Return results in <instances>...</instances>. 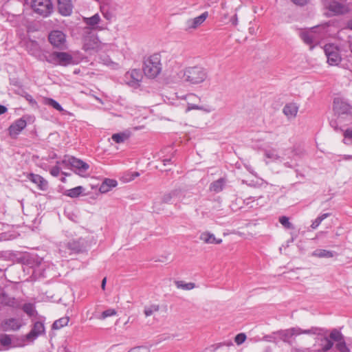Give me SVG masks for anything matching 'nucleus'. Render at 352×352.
Masks as SVG:
<instances>
[{
  "mask_svg": "<svg viewBox=\"0 0 352 352\" xmlns=\"http://www.w3.org/2000/svg\"><path fill=\"white\" fill-rule=\"evenodd\" d=\"M45 333L44 324L41 322H36L34 324L32 330L26 335V339L28 341H34L39 336Z\"/></svg>",
  "mask_w": 352,
  "mask_h": 352,
  "instance_id": "obj_13",
  "label": "nucleus"
},
{
  "mask_svg": "<svg viewBox=\"0 0 352 352\" xmlns=\"http://www.w3.org/2000/svg\"><path fill=\"white\" fill-rule=\"evenodd\" d=\"M333 111L338 116L339 122L347 118L352 122V107L341 98H336L333 101Z\"/></svg>",
  "mask_w": 352,
  "mask_h": 352,
  "instance_id": "obj_3",
  "label": "nucleus"
},
{
  "mask_svg": "<svg viewBox=\"0 0 352 352\" xmlns=\"http://www.w3.org/2000/svg\"><path fill=\"white\" fill-rule=\"evenodd\" d=\"M23 310L29 316H32L34 312V306L32 303H26L23 305Z\"/></svg>",
  "mask_w": 352,
  "mask_h": 352,
  "instance_id": "obj_33",
  "label": "nucleus"
},
{
  "mask_svg": "<svg viewBox=\"0 0 352 352\" xmlns=\"http://www.w3.org/2000/svg\"><path fill=\"white\" fill-rule=\"evenodd\" d=\"M61 182H63V183H65L66 182V179L65 177H63L61 178Z\"/></svg>",
  "mask_w": 352,
  "mask_h": 352,
  "instance_id": "obj_51",
  "label": "nucleus"
},
{
  "mask_svg": "<svg viewBox=\"0 0 352 352\" xmlns=\"http://www.w3.org/2000/svg\"><path fill=\"white\" fill-rule=\"evenodd\" d=\"M266 156H267V157H270V155H269V154H267V153L266 154Z\"/></svg>",
  "mask_w": 352,
  "mask_h": 352,
  "instance_id": "obj_54",
  "label": "nucleus"
},
{
  "mask_svg": "<svg viewBox=\"0 0 352 352\" xmlns=\"http://www.w3.org/2000/svg\"><path fill=\"white\" fill-rule=\"evenodd\" d=\"M0 343L1 345L8 346L11 344V338L8 335H2L0 338Z\"/></svg>",
  "mask_w": 352,
  "mask_h": 352,
  "instance_id": "obj_34",
  "label": "nucleus"
},
{
  "mask_svg": "<svg viewBox=\"0 0 352 352\" xmlns=\"http://www.w3.org/2000/svg\"><path fill=\"white\" fill-rule=\"evenodd\" d=\"M336 348L340 352H349V351L344 340L338 342V344H336Z\"/></svg>",
  "mask_w": 352,
  "mask_h": 352,
  "instance_id": "obj_38",
  "label": "nucleus"
},
{
  "mask_svg": "<svg viewBox=\"0 0 352 352\" xmlns=\"http://www.w3.org/2000/svg\"><path fill=\"white\" fill-rule=\"evenodd\" d=\"M6 111H7V108L3 105L0 104V115L5 113Z\"/></svg>",
  "mask_w": 352,
  "mask_h": 352,
  "instance_id": "obj_46",
  "label": "nucleus"
},
{
  "mask_svg": "<svg viewBox=\"0 0 352 352\" xmlns=\"http://www.w3.org/2000/svg\"><path fill=\"white\" fill-rule=\"evenodd\" d=\"M102 63L108 66L112 65L114 63L108 56H103L101 57Z\"/></svg>",
  "mask_w": 352,
  "mask_h": 352,
  "instance_id": "obj_44",
  "label": "nucleus"
},
{
  "mask_svg": "<svg viewBox=\"0 0 352 352\" xmlns=\"http://www.w3.org/2000/svg\"><path fill=\"white\" fill-rule=\"evenodd\" d=\"M292 1L297 5H305L307 3L308 0H292Z\"/></svg>",
  "mask_w": 352,
  "mask_h": 352,
  "instance_id": "obj_45",
  "label": "nucleus"
},
{
  "mask_svg": "<svg viewBox=\"0 0 352 352\" xmlns=\"http://www.w3.org/2000/svg\"><path fill=\"white\" fill-rule=\"evenodd\" d=\"M63 174L64 175H65V176H68V175H69V174H68V173H63Z\"/></svg>",
  "mask_w": 352,
  "mask_h": 352,
  "instance_id": "obj_53",
  "label": "nucleus"
},
{
  "mask_svg": "<svg viewBox=\"0 0 352 352\" xmlns=\"http://www.w3.org/2000/svg\"><path fill=\"white\" fill-rule=\"evenodd\" d=\"M170 162V160H169V159L164 160V165H166V164H169Z\"/></svg>",
  "mask_w": 352,
  "mask_h": 352,
  "instance_id": "obj_50",
  "label": "nucleus"
},
{
  "mask_svg": "<svg viewBox=\"0 0 352 352\" xmlns=\"http://www.w3.org/2000/svg\"><path fill=\"white\" fill-rule=\"evenodd\" d=\"M301 38L303 40V41L309 45H311L313 42V38L312 36L307 32H302L300 35Z\"/></svg>",
  "mask_w": 352,
  "mask_h": 352,
  "instance_id": "obj_36",
  "label": "nucleus"
},
{
  "mask_svg": "<svg viewBox=\"0 0 352 352\" xmlns=\"http://www.w3.org/2000/svg\"><path fill=\"white\" fill-rule=\"evenodd\" d=\"M69 321V317L64 316L63 318L56 320L52 325L54 329H60L64 327H66Z\"/></svg>",
  "mask_w": 352,
  "mask_h": 352,
  "instance_id": "obj_24",
  "label": "nucleus"
},
{
  "mask_svg": "<svg viewBox=\"0 0 352 352\" xmlns=\"http://www.w3.org/2000/svg\"><path fill=\"white\" fill-rule=\"evenodd\" d=\"M128 352H149V349L146 346H138L130 349Z\"/></svg>",
  "mask_w": 352,
  "mask_h": 352,
  "instance_id": "obj_41",
  "label": "nucleus"
},
{
  "mask_svg": "<svg viewBox=\"0 0 352 352\" xmlns=\"http://www.w3.org/2000/svg\"><path fill=\"white\" fill-rule=\"evenodd\" d=\"M187 100H188L187 111H190L191 109H199V104H198L199 102V98L196 95H194V94L188 95L187 97Z\"/></svg>",
  "mask_w": 352,
  "mask_h": 352,
  "instance_id": "obj_21",
  "label": "nucleus"
},
{
  "mask_svg": "<svg viewBox=\"0 0 352 352\" xmlns=\"http://www.w3.org/2000/svg\"><path fill=\"white\" fill-rule=\"evenodd\" d=\"M131 136L130 132H122L114 133L111 136V139L117 144L123 143L126 141Z\"/></svg>",
  "mask_w": 352,
  "mask_h": 352,
  "instance_id": "obj_22",
  "label": "nucleus"
},
{
  "mask_svg": "<svg viewBox=\"0 0 352 352\" xmlns=\"http://www.w3.org/2000/svg\"><path fill=\"white\" fill-rule=\"evenodd\" d=\"M31 7L36 14L43 17L50 16L54 9L51 0H32Z\"/></svg>",
  "mask_w": 352,
  "mask_h": 352,
  "instance_id": "obj_4",
  "label": "nucleus"
},
{
  "mask_svg": "<svg viewBox=\"0 0 352 352\" xmlns=\"http://www.w3.org/2000/svg\"><path fill=\"white\" fill-rule=\"evenodd\" d=\"M158 310H159L158 306L151 305V306L145 307L144 314H145L146 316H151L153 314L157 312Z\"/></svg>",
  "mask_w": 352,
  "mask_h": 352,
  "instance_id": "obj_31",
  "label": "nucleus"
},
{
  "mask_svg": "<svg viewBox=\"0 0 352 352\" xmlns=\"http://www.w3.org/2000/svg\"><path fill=\"white\" fill-rule=\"evenodd\" d=\"M208 77L206 69L200 66H190L184 71V80L191 85H197L204 82Z\"/></svg>",
  "mask_w": 352,
  "mask_h": 352,
  "instance_id": "obj_2",
  "label": "nucleus"
},
{
  "mask_svg": "<svg viewBox=\"0 0 352 352\" xmlns=\"http://www.w3.org/2000/svg\"><path fill=\"white\" fill-rule=\"evenodd\" d=\"M351 51L352 52V44L351 45Z\"/></svg>",
  "mask_w": 352,
  "mask_h": 352,
  "instance_id": "obj_55",
  "label": "nucleus"
},
{
  "mask_svg": "<svg viewBox=\"0 0 352 352\" xmlns=\"http://www.w3.org/2000/svg\"><path fill=\"white\" fill-rule=\"evenodd\" d=\"M329 213H325V214H322L320 217H318L317 219H315L314 221H313L311 227L313 228V229H316L317 228L320 224L321 223V222L324 219H326L327 217H329Z\"/></svg>",
  "mask_w": 352,
  "mask_h": 352,
  "instance_id": "obj_29",
  "label": "nucleus"
},
{
  "mask_svg": "<svg viewBox=\"0 0 352 352\" xmlns=\"http://www.w3.org/2000/svg\"><path fill=\"white\" fill-rule=\"evenodd\" d=\"M208 15V12H205L195 18L186 20L184 23L183 29L186 32H191L196 30L206 21Z\"/></svg>",
  "mask_w": 352,
  "mask_h": 352,
  "instance_id": "obj_8",
  "label": "nucleus"
},
{
  "mask_svg": "<svg viewBox=\"0 0 352 352\" xmlns=\"http://www.w3.org/2000/svg\"><path fill=\"white\" fill-rule=\"evenodd\" d=\"M225 182V179L223 178L214 181L211 184L210 190L215 192H219L223 190Z\"/></svg>",
  "mask_w": 352,
  "mask_h": 352,
  "instance_id": "obj_23",
  "label": "nucleus"
},
{
  "mask_svg": "<svg viewBox=\"0 0 352 352\" xmlns=\"http://www.w3.org/2000/svg\"><path fill=\"white\" fill-rule=\"evenodd\" d=\"M58 9L59 13L65 16H69L72 13L73 6L71 0H58Z\"/></svg>",
  "mask_w": 352,
  "mask_h": 352,
  "instance_id": "obj_14",
  "label": "nucleus"
},
{
  "mask_svg": "<svg viewBox=\"0 0 352 352\" xmlns=\"http://www.w3.org/2000/svg\"><path fill=\"white\" fill-rule=\"evenodd\" d=\"M324 52L327 63L331 66H338L342 61L340 49L338 46L329 43L324 46Z\"/></svg>",
  "mask_w": 352,
  "mask_h": 352,
  "instance_id": "obj_5",
  "label": "nucleus"
},
{
  "mask_svg": "<svg viewBox=\"0 0 352 352\" xmlns=\"http://www.w3.org/2000/svg\"><path fill=\"white\" fill-rule=\"evenodd\" d=\"M324 341L325 342V344H324V346L322 347V351H327L329 350L330 349H331V347L333 346V342L328 338H324Z\"/></svg>",
  "mask_w": 352,
  "mask_h": 352,
  "instance_id": "obj_39",
  "label": "nucleus"
},
{
  "mask_svg": "<svg viewBox=\"0 0 352 352\" xmlns=\"http://www.w3.org/2000/svg\"><path fill=\"white\" fill-rule=\"evenodd\" d=\"M106 282H107V278H104L102 281V284H101V287L102 289L104 290L105 289V285H106Z\"/></svg>",
  "mask_w": 352,
  "mask_h": 352,
  "instance_id": "obj_48",
  "label": "nucleus"
},
{
  "mask_svg": "<svg viewBox=\"0 0 352 352\" xmlns=\"http://www.w3.org/2000/svg\"><path fill=\"white\" fill-rule=\"evenodd\" d=\"M289 331L290 332L291 335H298L300 333H310V331H309V330H305V331H302L300 329H291L289 330Z\"/></svg>",
  "mask_w": 352,
  "mask_h": 352,
  "instance_id": "obj_43",
  "label": "nucleus"
},
{
  "mask_svg": "<svg viewBox=\"0 0 352 352\" xmlns=\"http://www.w3.org/2000/svg\"><path fill=\"white\" fill-rule=\"evenodd\" d=\"M21 327L19 320L15 318H9L5 320L1 324V328L3 331H16Z\"/></svg>",
  "mask_w": 352,
  "mask_h": 352,
  "instance_id": "obj_16",
  "label": "nucleus"
},
{
  "mask_svg": "<svg viewBox=\"0 0 352 352\" xmlns=\"http://www.w3.org/2000/svg\"><path fill=\"white\" fill-rule=\"evenodd\" d=\"M48 39L50 43L55 47L64 49L66 45L65 34L59 30H54L49 34Z\"/></svg>",
  "mask_w": 352,
  "mask_h": 352,
  "instance_id": "obj_7",
  "label": "nucleus"
},
{
  "mask_svg": "<svg viewBox=\"0 0 352 352\" xmlns=\"http://www.w3.org/2000/svg\"><path fill=\"white\" fill-rule=\"evenodd\" d=\"M348 27L349 29L352 30V19L350 21H349Z\"/></svg>",
  "mask_w": 352,
  "mask_h": 352,
  "instance_id": "obj_49",
  "label": "nucleus"
},
{
  "mask_svg": "<svg viewBox=\"0 0 352 352\" xmlns=\"http://www.w3.org/2000/svg\"><path fill=\"white\" fill-rule=\"evenodd\" d=\"M26 99L32 104H36V102L33 99V98L31 96H28L26 97Z\"/></svg>",
  "mask_w": 352,
  "mask_h": 352,
  "instance_id": "obj_47",
  "label": "nucleus"
},
{
  "mask_svg": "<svg viewBox=\"0 0 352 352\" xmlns=\"http://www.w3.org/2000/svg\"><path fill=\"white\" fill-rule=\"evenodd\" d=\"M118 185V182L115 179H105L99 188V191L101 193H107L112 188Z\"/></svg>",
  "mask_w": 352,
  "mask_h": 352,
  "instance_id": "obj_18",
  "label": "nucleus"
},
{
  "mask_svg": "<svg viewBox=\"0 0 352 352\" xmlns=\"http://www.w3.org/2000/svg\"><path fill=\"white\" fill-rule=\"evenodd\" d=\"M100 17L98 14H96L91 17H84L83 21L89 26H94L99 23Z\"/></svg>",
  "mask_w": 352,
  "mask_h": 352,
  "instance_id": "obj_25",
  "label": "nucleus"
},
{
  "mask_svg": "<svg viewBox=\"0 0 352 352\" xmlns=\"http://www.w3.org/2000/svg\"><path fill=\"white\" fill-rule=\"evenodd\" d=\"M126 83L131 87L138 88L143 78L141 72L138 69H131L124 76Z\"/></svg>",
  "mask_w": 352,
  "mask_h": 352,
  "instance_id": "obj_6",
  "label": "nucleus"
},
{
  "mask_svg": "<svg viewBox=\"0 0 352 352\" xmlns=\"http://www.w3.org/2000/svg\"><path fill=\"white\" fill-rule=\"evenodd\" d=\"M43 103L46 105H50L54 109L58 111H63V109L60 106V104L56 102L55 100L50 98H44Z\"/></svg>",
  "mask_w": 352,
  "mask_h": 352,
  "instance_id": "obj_26",
  "label": "nucleus"
},
{
  "mask_svg": "<svg viewBox=\"0 0 352 352\" xmlns=\"http://www.w3.org/2000/svg\"><path fill=\"white\" fill-rule=\"evenodd\" d=\"M298 110V108L296 104L289 103L285 106L283 113L288 118H294L296 117Z\"/></svg>",
  "mask_w": 352,
  "mask_h": 352,
  "instance_id": "obj_19",
  "label": "nucleus"
},
{
  "mask_svg": "<svg viewBox=\"0 0 352 352\" xmlns=\"http://www.w3.org/2000/svg\"><path fill=\"white\" fill-rule=\"evenodd\" d=\"M330 338L333 340L336 341L338 342L343 340V336L342 333L337 330H333L331 331V333H330Z\"/></svg>",
  "mask_w": 352,
  "mask_h": 352,
  "instance_id": "obj_30",
  "label": "nucleus"
},
{
  "mask_svg": "<svg viewBox=\"0 0 352 352\" xmlns=\"http://www.w3.org/2000/svg\"><path fill=\"white\" fill-rule=\"evenodd\" d=\"M68 164L74 168L76 170V173L80 176H82V173H85L89 168L87 163L74 157L68 159Z\"/></svg>",
  "mask_w": 352,
  "mask_h": 352,
  "instance_id": "obj_10",
  "label": "nucleus"
},
{
  "mask_svg": "<svg viewBox=\"0 0 352 352\" xmlns=\"http://www.w3.org/2000/svg\"><path fill=\"white\" fill-rule=\"evenodd\" d=\"M327 8L333 14H342L349 12V8L347 6L342 5L335 1L331 2Z\"/></svg>",
  "mask_w": 352,
  "mask_h": 352,
  "instance_id": "obj_17",
  "label": "nucleus"
},
{
  "mask_svg": "<svg viewBox=\"0 0 352 352\" xmlns=\"http://www.w3.org/2000/svg\"><path fill=\"white\" fill-rule=\"evenodd\" d=\"M133 176H135V177H138L139 176V173L135 172L134 174H133Z\"/></svg>",
  "mask_w": 352,
  "mask_h": 352,
  "instance_id": "obj_52",
  "label": "nucleus"
},
{
  "mask_svg": "<svg viewBox=\"0 0 352 352\" xmlns=\"http://www.w3.org/2000/svg\"><path fill=\"white\" fill-rule=\"evenodd\" d=\"M51 59L55 63L66 66L72 63V56L67 52H55L51 54Z\"/></svg>",
  "mask_w": 352,
  "mask_h": 352,
  "instance_id": "obj_9",
  "label": "nucleus"
},
{
  "mask_svg": "<svg viewBox=\"0 0 352 352\" xmlns=\"http://www.w3.org/2000/svg\"><path fill=\"white\" fill-rule=\"evenodd\" d=\"M143 72L150 79L157 78L162 71V56L160 53H154L148 56L143 63Z\"/></svg>",
  "mask_w": 352,
  "mask_h": 352,
  "instance_id": "obj_1",
  "label": "nucleus"
},
{
  "mask_svg": "<svg viewBox=\"0 0 352 352\" xmlns=\"http://www.w3.org/2000/svg\"><path fill=\"white\" fill-rule=\"evenodd\" d=\"M116 314L117 311L114 309H109L102 313L100 318L104 320L108 317L116 316Z\"/></svg>",
  "mask_w": 352,
  "mask_h": 352,
  "instance_id": "obj_32",
  "label": "nucleus"
},
{
  "mask_svg": "<svg viewBox=\"0 0 352 352\" xmlns=\"http://www.w3.org/2000/svg\"><path fill=\"white\" fill-rule=\"evenodd\" d=\"M344 137L349 143H352V129H346L344 133Z\"/></svg>",
  "mask_w": 352,
  "mask_h": 352,
  "instance_id": "obj_40",
  "label": "nucleus"
},
{
  "mask_svg": "<svg viewBox=\"0 0 352 352\" xmlns=\"http://www.w3.org/2000/svg\"><path fill=\"white\" fill-rule=\"evenodd\" d=\"M313 255L318 258H331L333 256V252L327 250H317Z\"/></svg>",
  "mask_w": 352,
  "mask_h": 352,
  "instance_id": "obj_27",
  "label": "nucleus"
},
{
  "mask_svg": "<svg viewBox=\"0 0 352 352\" xmlns=\"http://www.w3.org/2000/svg\"><path fill=\"white\" fill-rule=\"evenodd\" d=\"M27 122L24 119L16 120L8 129L9 134L12 138H16L25 127Z\"/></svg>",
  "mask_w": 352,
  "mask_h": 352,
  "instance_id": "obj_12",
  "label": "nucleus"
},
{
  "mask_svg": "<svg viewBox=\"0 0 352 352\" xmlns=\"http://www.w3.org/2000/svg\"><path fill=\"white\" fill-rule=\"evenodd\" d=\"M279 222L284 226L286 228H292V223L289 222V219L287 217H281L280 219H279Z\"/></svg>",
  "mask_w": 352,
  "mask_h": 352,
  "instance_id": "obj_37",
  "label": "nucleus"
},
{
  "mask_svg": "<svg viewBox=\"0 0 352 352\" xmlns=\"http://www.w3.org/2000/svg\"><path fill=\"white\" fill-rule=\"evenodd\" d=\"M27 177L31 182L36 184L38 189H39L40 190L45 191L47 189V181L40 175L34 173H28L27 175Z\"/></svg>",
  "mask_w": 352,
  "mask_h": 352,
  "instance_id": "obj_11",
  "label": "nucleus"
},
{
  "mask_svg": "<svg viewBox=\"0 0 352 352\" xmlns=\"http://www.w3.org/2000/svg\"><path fill=\"white\" fill-rule=\"evenodd\" d=\"M246 340V336L243 333L237 334L234 338V341L236 344L240 345L243 344Z\"/></svg>",
  "mask_w": 352,
  "mask_h": 352,
  "instance_id": "obj_35",
  "label": "nucleus"
},
{
  "mask_svg": "<svg viewBox=\"0 0 352 352\" xmlns=\"http://www.w3.org/2000/svg\"><path fill=\"white\" fill-rule=\"evenodd\" d=\"M175 285L178 289H183V290H190L195 287V283H185L182 280L176 281Z\"/></svg>",
  "mask_w": 352,
  "mask_h": 352,
  "instance_id": "obj_28",
  "label": "nucleus"
},
{
  "mask_svg": "<svg viewBox=\"0 0 352 352\" xmlns=\"http://www.w3.org/2000/svg\"><path fill=\"white\" fill-rule=\"evenodd\" d=\"M60 168L58 165L52 167L50 170V174L54 177H57L60 174Z\"/></svg>",
  "mask_w": 352,
  "mask_h": 352,
  "instance_id": "obj_42",
  "label": "nucleus"
},
{
  "mask_svg": "<svg viewBox=\"0 0 352 352\" xmlns=\"http://www.w3.org/2000/svg\"><path fill=\"white\" fill-rule=\"evenodd\" d=\"M199 239L204 243L206 244H214L218 245L222 243V239L217 238L214 234L205 231L201 233Z\"/></svg>",
  "mask_w": 352,
  "mask_h": 352,
  "instance_id": "obj_15",
  "label": "nucleus"
},
{
  "mask_svg": "<svg viewBox=\"0 0 352 352\" xmlns=\"http://www.w3.org/2000/svg\"><path fill=\"white\" fill-rule=\"evenodd\" d=\"M84 188L81 186L67 190L64 192L63 195L70 198H76L82 195Z\"/></svg>",
  "mask_w": 352,
  "mask_h": 352,
  "instance_id": "obj_20",
  "label": "nucleus"
}]
</instances>
